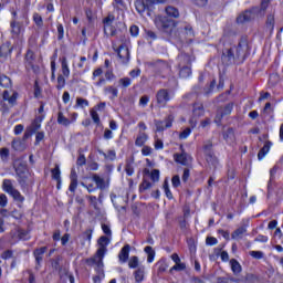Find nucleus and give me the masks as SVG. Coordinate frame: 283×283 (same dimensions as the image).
<instances>
[{
	"mask_svg": "<svg viewBox=\"0 0 283 283\" xmlns=\"http://www.w3.org/2000/svg\"><path fill=\"white\" fill-rule=\"evenodd\" d=\"M249 253L254 260H262V258H264V252L262 251H250Z\"/></svg>",
	"mask_w": 283,
	"mask_h": 283,
	"instance_id": "obj_54",
	"label": "nucleus"
},
{
	"mask_svg": "<svg viewBox=\"0 0 283 283\" xmlns=\"http://www.w3.org/2000/svg\"><path fill=\"white\" fill-rule=\"evenodd\" d=\"M149 103V96L148 95H143L140 98H139V105L142 107H147V104Z\"/></svg>",
	"mask_w": 283,
	"mask_h": 283,
	"instance_id": "obj_64",
	"label": "nucleus"
},
{
	"mask_svg": "<svg viewBox=\"0 0 283 283\" xmlns=\"http://www.w3.org/2000/svg\"><path fill=\"white\" fill-rule=\"evenodd\" d=\"M116 20V17H114V14L109 13L104 20V34L108 35L109 33H107V28L112 27V24L114 23V21Z\"/></svg>",
	"mask_w": 283,
	"mask_h": 283,
	"instance_id": "obj_29",
	"label": "nucleus"
},
{
	"mask_svg": "<svg viewBox=\"0 0 283 283\" xmlns=\"http://www.w3.org/2000/svg\"><path fill=\"white\" fill-rule=\"evenodd\" d=\"M0 87H3V90H12V80L6 74L0 75Z\"/></svg>",
	"mask_w": 283,
	"mask_h": 283,
	"instance_id": "obj_26",
	"label": "nucleus"
},
{
	"mask_svg": "<svg viewBox=\"0 0 283 283\" xmlns=\"http://www.w3.org/2000/svg\"><path fill=\"white\" fill-rule=\"evenodd\" d=\"M18 98H19V93L17 91H14L11 96H10L9 90L3 91L2 93V99L7 101L10 107H14V105H17Z\"/></svg>",
	"mask_w": 283,
	"mask_h": 283,
	"instance_id": "obj_15",
	"label": "nucleus"
},
{
	"mask_svg": "<svg viewBox=\"0 0 283 283\" xmlns=\"http://www.w3.org/2000/svg\"><path fill=\"white\" fill-rule=\"evenodd\" d=\"M238 33L233 31L232 29H224L223 31V39H227L229 36H235Z\"/></svg>",
	"mask_w": 283,
	"mask_h": 283,
	"instance_id": "obj_63",
	"label": "nucleus"
},
{
	"mask_svg": "<svg viewBox=\"0 0 283 283\" xmlns=\"http://www.w3.org/2000/svg\"><path fill=\"white\" fill-rule=\"evenodd\" d=\"M117 56H119V59L129 57V49H127L125 45H120L117 50Z\"/></svg>",
	"mask_w": 283,
	"mask_h": 283,
	"instance_id": "obj_39",
	"label": "nucleus"
},
{
	"mask_svg": "<svg viewBox=\"0 0 283 283\" xmlns=\"http://www.w3.org/2000/svg\"><path fill=\"white\" fill-rule=\"evenodd\" d=\"M48 251V247L38 248L33 251V255L35 258V270L39 271L41 269V262H43V255Z\"/></svg>",
	"mask_w": 283,
	"mask_h": 283,
	"instance_id": "obj_14",
	"label": "nucleus"
},
{
	"mask_svg": "<svg viewBox=\"0 0 283 283\" xmlns=\"http://www.w3.org/2000/svg\"><path fill=\"white\" fill-rule=\"evenodd\" d=\"M133 275L136 283L143 282V280H145V265H139Z\"/></svg>",
	"mask_w": 283,
	"mask_h": 283,
	"instance_id": "obj_25",
	"label": "nucleus"
},
{
	"mask_svg": "<svg viewBox=\"0 0 283 283\" xmlns=\"http://www.w3.org/2000/svg\"><path fill=\"white\" fill-rule=\"evenodd\" d=\"M132 250V247L129 244H126L122 248L118 254V260L122 264H125L127 260H129V251Z\"/></svg>",
	"mask_w": 283,
	"mask_h": 283,
	"instance_id": "obj_20",
	"label": "nucleus"
},
{
	"mask_svg": "<svg viewBox=\"0 0 283 283\" xmlns=\"http://www.w3.org/2000/svg\"><path fill=\"white\" fill-rule=\"evenodd\" d=\"M233 112V103H228L224 107H220L214 117V123L220 125L224 116H229Z\"/></svg>",
	"mask_w": 283,
	"mask_h": 283,
	"instance_id": "obj_9",
	"label": "nucleus"
},
{
	"mask_svg": "<svg viewBox=\"0 0 283 283\" xmlns=\"http://www.w3.org/2000/svg\"><path fill=\"white\" fill-rule=\"evenodd\" d=\"M12 54V48L10 45V42H6L0 46V56L2 59H8Z\"/></svg>",
	"mask_w": 283,
	"mask_h": 283,
	"instance_id": "obj_24",
	"label": "nucleus"
},
{
	"mask_svg": "<svg viewBox=\"0 0 283 283\" xmlns=\"http://www.w3.org/2000/svg\"><path fill=\"white\" fill-rule=\"evenodd\" d=\"M77 107H81L82 109L85 107H90V101L83 97H77L74 108L76 109Z\"/></svg>",
	"mask_w": 283,
	"mask_h": 283,
	"instance_id": "obj_40",
	"label": "nucleus"
},
{
	"mask_svg": "<svg viewBox=\"0 0 283 283\" xmlns=\"http://www.w3.org/2000/svg\"><path fill=\"white\" fill-rule=\"evenodd\" d=\"M155 25L160 32H164L168 36L176 38L178 33L176 32V21L169 19L168 17L158 15L155 19Z\"/></svg>",
	"mask_w": 283,
	"mask_h": 283,
	"instance_id": "obj_3",
	"label": "nucleus"
},
{
	"mask_svg": "<svg viewBox=\"0 0 283 283\" xmlns=\"http://www.w3.org/2000/svg\"><path fill=\"white\" fill-rule=\"evenodd\" d=\"M171 185L175 189H178V187L180 186V176L178 175H175L172 178H171Z\"/></svg>",
	"mask_w": 283,
	"mask_h": 283,
	"instance_id": "obj_60",
	"label": "nucleus"
},
{
	"mask_svg": "<svg viewBox=\"0 0 283 283\" xmlns=\"http://www.w3.org/2000/svg\"><path fill=\"white\" fill-rule=\"evenodd\" d=\"M57 123H59V125H63L64 127H70L72 122L67 117L63 116V112H59L57 113Z\"/></svg>",
	"mask_w": 283,
	"mask_h": 283,
	"instance_id": "obj_34",
	"label": "nucleus"
},
{
	"mask_svg": "<svg viewBox=\"0 0 283 283\" xmlns=\"http://www.w3.org/2000/svg\"><path fill=\"white\" fill-rule=\"evenodd\" d=\"M0 158L2 160H8V158H10V149L8 148L0 149Z\"/></svg>",
	"mask_w": 283,
	"mask_h": 283,
	"instance_id": "obj_58",
	"label": "nucleus"
},
{
	"mask_svg": "<svg viewBox=\"0 0 283 283\" xmlns=\"http://www.w3.org/2000/svg\"><path fill=\"white\" fill-rule=\"evenodd\" d=\"M62 74L65 78H70V66L67 65V57H62L61 60Z\"/></svg>",
	"mask_w": 283,
	"mask_h": 283,
	"instance_id": "obj_30",
	"label": "nucleus"
},
{
	"mask_svg": "<svg viewBox=\"0 0 283 283\" xmlns=\"http://www.w3.org/2000/svg\"><path fill=\"white\" fill-rule=\"evenodd\" d=\"M190 134H191V128L187 127L186 129H184V130L179 134L180 140H185V139L189 138Z\"/></svg>",
	"mask_w": 283,
	"mask_h": 283,
	"instance_id": "obj_55",
	"label": "nucleus"
},
{
	"mask_svg": "<svg viewBox=\"0 0 283 283\" xmlns=\"http://www.w3.org/2000/svg\"><path fill=\"white\" fill-rule=\"evenodd\" d=\"M94 233V229H86L83 232V238L87 240L88 244L92 242V234Z\"/></svg>",
	"mask_w": 283,
	"mask_h": 283,
	"instance_id": "obj_52",
	"label": "nucleus"
},
{
	"mask_svg": "<svg viewBox=\"0 0 283 283\" xmlns=\"http://www.w3.org/2000/svg\"><path fill=\"white\" fill-rule=\"evenodd\" d=\"M118 85L120 87H124V90H125V88L129 87V85H132V78H129V77L119 78Z\"/></svg>",
	"mask_w": 283,
	"mask_h": 283,
	"instance_id": "obj_48",
	"label": "nucleus"
},
{
	"mask_svg": "<svg viewBox=\"0 0 283 283\" xmlns=\"http://www.w3.org/2000/svg\"><path fill=\"white\" fill-rule=\"evenodd\" d=\"M150 180H153V182H158V180H160V170L154 169L150 172Z\"/></svg>",
	"mask_w": 283,
	"mask_h": 283,
	"instance_id": "obj_50",
	"label": "nucleus"
},
{
	"mask_svg": "<svg viewBox=\"0 0 283 283\" xmlns=\"http://www.w3.org/2000/svg\"><path fill=\"white\" fill-rule=\"evenodd\" d=\"M148 67H151L156 74H165V72H169L171 66L165 60H153L147 63Z\"/></svg>",
	"mask_w": 283,
	"mask_h": 283,
	"instance_id": "obj_7",
	"label": "nucleus"
},
{
	"mask_svg": "<svg viewBox=\"0 0 283 283\" xmlns=\"http://www.w3.org/2000/svg\"><path fill=\"white\" fill-rule=\"evenodd\" d=\"M70 180H71V184H70L69 190L71 191V193H75L76 188L78 187V175H76V170L74 169L71 170Z\"/></svg>",
	"mask_w": 283,
	"mask_h": 283,
	"instance_id": "obj_18",
	"label": "nucleus"
},
{
	"mask_svg": "<svg viewBox=\"0 0 283 283\" xmlns=\"http://www.w3.org/2000/svg\"><path fill=\"white\" fill-rule=\"evenodd\" d=\"M247 52H249V41L247 40V36H242L237 46L227 49L222 52L221 61L224 65H231L239 59H244Z\"/></svg>",
	"mask_w": 283,
	"mask_h": 283,
	"instance_id": "obj_1",
	"label": "nucleus"
},
{
	"mask_svg": "<svg viewBox=\"0 0 283 283\" xmlns=\"http://www.w3.org/2000/svg\"><path fill=\"white\" fill-rule=\"evenodd\" d=\"M230 266L234 275H240L242 273V265L240 264V262H238V260L231 259Z\"/></svg>",
	"mask_w": 283,
	"mask_h": 283,
	"instance_id": "obj_27",
	"label": "nucleus"
},
{
	"mask_svg": "<svg viewBox=\"0 0 283 283\" xmlns=\"http://www.w3.org/2000/svg\"><path fill=\"white\" fill-rule=\"evenodd\" d=\"M112 242V237H105L102 235L97 240L98 249L94 255V258L87 259L86 264L88 266H94L95 265V271L96 273H103V268L105 264L103 263V259L105 258V253H107V245Z\"/></svg>",
	"mask_w": 283,
	"mask_h": 283,
	"instance_id": "obj_2",
	"label": "nucleus"
},
{
	"mask_svg": "<svg viewBox=\"0 0 283 283\" xmlns=\"http://www.w3.org/2000/svg\"><path fill=\"white\" fill-rule=\"evenodd\" d=\"M206 160L210 167H213L214 169L218 167L219 161L218 157H216V154L210 153L209 155H206Z\"/></svg>",
	"mask_w": 283,
	"mask_h": 283,
	"instance_id": "obj_32",
	"label": "nucleus"
},
{
	"mask_svg": "<svg viewBox=\"0 0 283 283\" xmlns=\"http://www.w3.org/2000/svg\"><path fill=\"white\" fill-rule=\"evenodd\" d=\"M33 21L38 28H43V18L38 12L33 13Z\"/></svg>",
	"mask_w": 283,
	"mask_h": 283,
	"instance_id": "obj_47",
	"label": "nucleus"
},
{
	"mask_svg": "<svg viewBox=\"0 0 283 283\" xmlns=\"http://www.w3.org/2000/svg\"><path fill=\"white\" fill-rule=\"evenodd\" d=\"M11 28V34L13 39H19V35L21 34V31L23 28L21 27V22H17V20H12L10 22Z\"/></svg>",
	"mask_w": 283,
	"mask_h": 283,
	"instance_id": "obj_19",
	"label": "nucleus"
},
{
	"mask_svg": "<svg viewBox=\"0 0 283 283\" xmlns=\"http://www.w3.org/2000/svg\"><path fill=\"white\" fill-rule=\"evenodd\" d=\"M35 60H36V56L34 55V52L32 50H28L24 57V65L27 70H34Z\"/></svg>",
	"mask_w": 283,
	"mask_h": 283,
	"instance_id": "obj_17",
	"label": "nucleus"
},
{
	"mask_svg": "<svg viewBox=\"0 0 283 283\" xmlns=\"http://www.w3.org/2000/svg\"><path fill=\"white\" fill-rule=\"evenodd\" d=\"M147 134L145 133H139L136 140H135V145L136 147H143V145H145V143H147Z\"/></svg>",
	"mask_w": 283,
	"mask_h": 283,
	"instance_id": "obj_36",
	"label": "nucleus"
},
{
	"mask_svg": "<svg viewBox=\"0 0 283 283\" xmlns=\"http://www.w3.org/2000/svg\"><path fill=\"white\" fill-rule=\"evenodd\" d=\"M177 61H178L179 67L191 66V62L193 61V57H191V55L187 53H180L177 56Z\"/></svg>",
	"mask_w": 283,
	"mask_h": 283,
	"instance_id": "obj_16",
	"label": "nucleus"
},
{
	"mask_svg": "<svg viewBox=\"0 0 283 283\" xmlns=\"http://www.w3.org/2000/svg\"><path fill=\"white\" fill-rule=\"evenodd\" d=\"M13 169L15 171L20 187H25V185H28V176H30V172L28 170V163L15 161V164L13 165Z\"/></svg>",
	"mask_w": 283,
	"mask_h": 283,
	"instance_id": "obj_4",
	"label": "nucleus"
},
{
	"mask_svg": "<svg viewBox=\"0 0 283 283\" xmlns=\"http://www.w3.org/2000/svg\"><path fill=\"white\" fill-rule=\"evenodd\" d=\"M139 32H140V29L138 28V25L136 24L130 25L129 28L130 36H138Z\"/></svg>",
	"mask_w": 283,
	"mask_h": 283,
	"instance_id": "obj_57",
	"label": "nucleus"
},
{
	"mask_svg": "<svg viewBox=\"0 0 283 283\" xmlns=\"http://www.w3.org/2000/svg\"><path fill=\"white\" fill-rule=\"evenodd\" d=\"M113 8L115 10H120V8H125V1L124 0H114Z\"/></svg>",
	"mask_w": 283,
	"mask_h": 283,
	"instance_id": "obj_59",
	"label": "nucleus"
},
{
	"mask_svg": "<svg viewBox=\"0 0 283 283\" xmlns=\"http://www.w3.org/2000/svg\"><path fill=\"white\" fill-rule=\"evenodd\" d=\"M87 163V159L85 158V155L81 154L78 157H77V160H76V165L78 167H83V165H85Z\"/></svg>",
	"mask_w": 283,
	"mask_h": 283,
	"instance_id": "obj_62",
	"label": "nucleus"
},
{
	"mask_svg": "<svg viewBox=\"0 0 283 283\" xmlns=\"http://www.w3.org/2000/svg\"><path fill=\"white\" fill-rule=\"evenodd\" d=\"M203 154L205 156H208L209 154H213V143L207 142L203 145Z\"/></svg>",
	"mask_w": 283,
	"mask_h": 283,
	"instance_id": "obj_46",
	"label": "nucleus"
},
{
	"mask_svg": "<svg viewBox=\"0 0 283 283\" xmlns=\"http://www.w3.org/2000/svg\"><path fill=\"white\" fill-rule=\"evenodd\" d=\"M144 251L147 254V262H148V264H151V262H154V259L156 258V251L150 245H147L144 249Z\"/></svg>",
	"mask_w": 283,
	"mask_h": 283,
	"instance_id": "obj_31",
	"label": "nucleus"
},
{
	"mask_svg": "<svg viewBox=\"0 0 283 283\" xmlns=\"http://www.w3.org/2000/svg\"><path fill=\"white\" fill-rule=\"evenodd\" d=\"M255 18V13L251 10H247L243 14L237 18V23H247Z\"/></svg>",
	"mask_w": 283,
	"mask_h": 283,
	"instance_id": "obj_23",
	"label": "nucleus"
},
{
	"mask_svg": "<svg viewBox=\"0 0 283 283\" xmlns=\"http://www.w3.org/2000/svg\"><path fill=\"white\" fill-rule=\"evenodd\" d=\"M105 94H112L111 98H118V88L115 86H106L104 88Z\"/></svg>",
	"mask_w": 283,
	"mask_h": 283,
	"instance_id": "obj_41",
	"label": "nucleus"
},
{
	"mask_svg": "<svg viewBox=\"0 0 283 283\" xmlns=\"http://www.w3.org/2000/svg\"><path fill=\"white\" fill-rule=\"evenodd\" d=\"M125 171L127 176H134V161H126Z\"/></svg>",
	"mask_w": 283,
	"mask_h": 283,
	"instance_id": "obj_49",
	"label": "nucleus"
},
{
	"mask_svg": "<svg viewBox=\"0 0 283 283\" xmlns=\"http://www.w3.org/2000/svg\"><path fill=\"white\" fill-rule=\"evenodd\" d=\"M102 230H103V233H105L106 238H112V229L109 228V226L103 223Z\"/></svg>",
	"mask_w": 283,
	"mask_h": 283,
	"instance_id": "obj_61",
	"label": "nucleus"
},
{
	"mask_svg": "<svg viewBox=\"0 0 283 283\" xmlns=\"http://www.w3.org/2000/svg\"><path fill=\"white\" fill-rule=\"evenodd\" d=\"M156 101H157V105H159L160 107H167V103H169V101H171L169 91H167V88H160L156 93Z\"/></svg>",
	"mask_w": 283,
	"mask_h": 283,
	"instance_id": "obj_10",
	"label": "nucleus"
},
{
	"mask_svg": "<svg viewBox=\"0 0 283 283\" xmlns=\"http://www.w3.org/2000/svg\"><path fill=\"white\" fill-rule=\"evenodd\" d=\"M140 264V261L138 260V256H130L129 261H128V266L130 269H138V266Z\"/></svg>",
	"mask_w": 283,
	"mask_h": 283,
	"instance_id": "obj_45",
	"label": "nucleus"
},
{
	"mask_svg": "<svg viewBox=\"0 0 283 283\" xmlns=\"http://www.w3.org/2000/svg\"><path fill=\"white\" fill-rule=\"evenodd\" d=\"M164 191L168 200H174V193H171V190L169 189V181L167 179L164 181Z\"/></svg>",
	"mask_w": 283,
	"mask_h": 283,
	"instance_id": "obj_43",
	"label": "nucleus"
},
{
	"mask_svg": "<svg viewBox=\"0 0 283 283\" xmlns=\"http://www.w3.org/2000/svg\"><path fill=\"white\" fill-rule=\"evenodd\" d=\"M245 231H247V228L244 227L238 228L231 234L232 240H242Z\"/></svg>",
	"mask_w": 283,
	"mask_h": 283,
	"instance_id": "obj_33",
	"label": "nucleus"
},
{
	"mask_svg": "<svg viewBox=\"0 0 283 283\" xmlns=\"http://www.w3.org/2000/svg\"><path fill=\"white\" fill-rule=\"evenodd\" d=\"M271 147H273V143L271 140H266L264 146L258 153V159L264 160V156L271 151Z\"/></svg>",
	"mask_w": 283,
	"mask_h": 283,
	"instance_id": "obj_22",
	"label": "nucleus"
},
{
	"mask_svg": "<svg viewBox=\"0 0 283 283\" xmlns=\"http://www.w3.org/2000/svg\"><path fill=\"white\" fill-rule=\"evenodd\" d=\"M53 180L61 182V168L59 165H55L54 169L51 170Z\"/></svg>",
	"mask_w": 283,
	"mask_h": 283,
	"instance_id": "obj_42",
	"label": "nucleus"
},
{
	"mask_svg": "<svg viewBox=\"0 0 283 283\" xmlns=\"http://www.w3.org/2000/svg\"><path fill=\"white\" fill-rule=\"evenodd\" d=\"M156 3H163V0H135V9L143 17L145 12L149 14Z\"/></svg>",
	"mask_w": 283,
	"mask_h": 283,
	"instance_id": "obj_6",
	"label": "nucleus"
},
{
	"mask_svg": "<svg viewBox=\"0 0 283 283\" xmlns=\"http://www.w3.org/2000/svg\"><path fill=\"white\" fill-rule=\"evenodd\" d=\"M222 136L223 140H226L228 145H233V143H235V130L233 128L230 127L227 130H224Z\"/></svg>",
	"mask_w": 283,
	"mask_h": 283,
	"instance_id": "obj_21",
	"label": "nucleus"
},
{
	"mask_svg": "<svg viewBox=\"0 0 283 283\" xmlns=\"http://www.w3.org/2000/svg\"><path fill=\"white\" fill-rule=\"evenodd\" d=\"M11 145L14 151H25V140H23V137L22 140L13 139Z\"/></svg>",
	"mask_w": 283,
	"mask_h": 283,
	"instance_id": "obj_28",
	"label": "nucleus"
},
{
	"mask_svg": "<svg viewBox=\"0 0 283 283\" xmlns=\"http://www.w3.org/2000/svg\"><path fill=\"white\" fill-rule=\"evenodd\" d=\"M165 10L168 17H172L174 19H178V17H180V12L176 7H166Z\"/></svg>",
	"mask_w": 283,
	"mask_h": 283,
	"instance_id": "obj_37",
	"label": "nucleus"
},
{
	"mask_svg": "<svg viewBox=\"0 0 283 283\" xmlns=\"http://www.w3.org/2000/svg\"><path fill=\"white\" fill-rule=\"evenodd\" d=\"M93 180L96 184V189H105V179H103L101 176L94 175Z\"/></svg>",
	"mask_w": 283,
	"mask_h": 283,
	"instance_id": "obj_38",
	"label": "nucleus"
},
{
	"mask_svg": "<svg viewBox=\"0 0 283 283\" xmlns=\"http://www.w3.org/2000/svg\"><path fill=\"white\" fill-rule=\"evenodd\" d=\"M175 163H179V165H184V167H191V163H193V158L191 155L182 151L181 154L174 155Z\"/></svg>",
	"mask_w": 283,
	"mask_h": 283,
	"instance_id": "obj_12",
	"label": "nucleus"
},
{
	"mask_svg": "<svg viewBox=\"0 0 283 283\" xmlns=\"http://www.w3.org/2000/svg\"><path fill=\"white\" fill-rule=\"evenodd\" d=\"M41 118H36L32 122L31 126L28 127L23 134V140H28V138H31L32 135L36 134L39 129H41Z\"/></svg>",
	"mask_w": 283,
	"mask_h": 283,
	"instance_id": "obj_13",
	"label": "nucleus"
},
{
	"mask_svg": "<svg viewBox=\"0 0 283 283\" xmlns=\"http://www.w3.org/2000/svg\"><path fill=\"white\" fill-rule=\"evenodd\" d=\"M147 189H151V182L147 181L146 179L143 180V182L139 186V191H147Z\"/></svg>",
	"mask_w": 283,
	"mask_h": 283,
	"instance_id": "obj_53",
	"label": "nucleus"
},
{
	"mask_svg": "<svg viewBox=\"0 0 283 283\" xmlns=\"http://www.w3.org/2000/svg\"><path fill=\"white\" fill-rule=\"evenodd\" d=\"M2 190L9 196H11V198H13L15 202H25V197H23L21 192L17 188H14V184H12L10 179H3Z\"/></svg>",
	"mask_w": 283,
	"mask_h": 283,
	"instance_id": "obj_5",
	"label": "nucleus"
},
{
	"mask_svg": "<svg viewBox=\"0 0 283 283\" xmlns=\"http://www.w3.org/2000/svg\"><path fill=\"white\" fill-rule=\"evenodd\" d=\"M175 32L177 33L175 39H180V41L184 39H193V28L189 24H181L179 28L176 27Z\"/></svg>",
	"mask_w": 283,
	"mask_h": 283,
	"instance_id": "obj_8",
	"label": "nucleus"
},
{
	"mask_svg": "<svg viewBox=\"0 0 283 283\" xmlns=\"http://www.w3.org/2000/svg\"><path fill=\"white\" fill-rule=\"evenodd\" d=\"M63 87H65V76L59 75L56 90H63Z\"/></svg>",
	"mask_w": 283,
	"mask_h": 283,
	"instance_id": "obj_56",
	"label": "nucleus"
},
{
	"mask_svg": "<svg viewBox=\"0 0 283 283\" xmlns=\"http://www.w3.org/2000/svg\"><path fill=\"white\" fill-rule=\"evenodd\" d=\"M185 269H187V265L185 264V263H182V262H178V263H176L171 269H170V273L172 272V271H185Z\"/></svg>",
	"mask_w": 283,
	"mask_h": 283,
	"instance_id": "obj_51",
	"label": "nucleus"
},
{
	"mask_svg": "<svg viewBox=\"0 0 283 283\" xmlns=\"http://www.w3.org/2000/svg\"><path fill=\"white\" fill-rule=\"evenodd\" d=\"M174 124V115H168L165 120L155 119L156 132H165Z\"/></svg>",
	"mask_w": 283,
	"mask_h": 283,
	"instance_id": "obj_11",
	"label": "nucleus"
},
{
	"mask_svg": "<svg viewBox=\"0 0 283 283\" xmlns=\"http://www.w3.org/2000/svg\"><path fill=\"white\" fill-rule=\"evenodd\" d=\"M266 28H269L270 32H273L275 28V17L273 14L268 15Z\"/></svg>",
	"mask_w": 283,
	"mask_h": 283,
	"instance_id": "obj_44",
	"label": "nucleus"
},
{
	"mask_svg": "<svg viewBox=\"0 0 283 283\" xmlns=\"http://www.w3.org/2000/svg\"><path fill=\"white\" fill-rule=\"evenodd\" d=\"M179 76L181 78H189L191 76V66H179Z\"/></svg>",
	"mask_w": 283,
	"mask_h": 283,
	"instance_id": "obj_35",
	"label": "nucleus"
}]
</instances>
